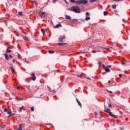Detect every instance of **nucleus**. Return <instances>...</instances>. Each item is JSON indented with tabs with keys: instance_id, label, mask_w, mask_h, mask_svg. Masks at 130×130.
<instances>
[{
	"instance_id": "f257e3e1",
	"label": "nucleus",
	"mask_w": 130,
	"mask_h": 130,
	"mask_svg": "<svg viewBox=\"0 0 130 130\" xmlns=\"http://www.w3.org/2000/svg\"><path fill=\"white\" fill-rule=\"evenodd\" d=\"M72 4H76V5H87L88 4V1L87 0H80L79 1H75V0H69Z\"/></svg>"
},
{
	"instance_id": "f03ea898",
	"label": "nucleus",
	"mask_w": 130,
	"mask_h": 130,
	"mask_svg": "<svg viewBox=\"0 0 130 130\" xmlns=\"http://www.w3.org/2000/svg\"><path fill=\"white\" fill-rule=\"evenodd\" d=\"M67 11H72L75 13H81V8L79 6H74L67 9Z\"/></svg>"
},
{
	"instance_id": "7ed1b4c3",
	"label": "nucleus",
	"mask_w": 130,
	"mask_h": 130,
	"mask_svg": "<svg viewBox=\"0 0 130 130\" xmlns=\"http://www.w3.org/2000/svg\"><path fill=\"white\" fill-rule=\"evenodd\" d=\"M104 111L105 112H107V113H109V115H110V116H112V117H114V118H117V116L115 115L112 114V112L110 111L109 109H105Z\"/></svg>"
},
{
	"instance_id": "20e7f679",
	"label": "nucleus",
	"mask_w": 130,
	"mask_h": 130,
	"mask_svg": "<svg viewBox=\"0 0 130 130\" xmlns=\"http://www.w3.org/2000/svg\"><path fill=\"white\" fill-rule=\"evenodd\" d=\"M39 16H40V17L41 18H42L43 19H44V18H45L46 15L45 14V12H42V11H40L39 12Z\"/></svg>"
},
{
	"instance_id": "39448f33",
	"label": "nucleus",
	"mask_w": 130,
	"mask_h": 130,
	"mask_svg": "<svg viewBox=\"0 0 130 130\" xmlns=\"http://www.w3.org/2000/svg\"><path fill=\"white\" fill-rule=\"evenodd\" d=\"M63 39H66V36L62 37L61 36H60L59 37V42H63Z\"/></svg>"
},
{
	"instance_id": "423d86ee",
	"label": "nucleus",
	"mask_w": 130,
	"mask_h": 130,
	"mask_svg": "<svg viewBox=\"0 0 130 130\" xmlns=\"http://www.w3.org/2000/svg\"><path fill=\"white\" fill-rule=\"evenodd\" d=\"M58 45L59 46H63L64 45H67V43H58Z\"/></svg>"
},
{
	"instance_id": "0eeeda50",
	"label": "nucleus",
	"mask_w": 130,
	"mask_h": 130,
	"mask_svg": "<svg viewBox=\"0 0 130 130\" xmlns=\"http://www.w3.org/2000/svg\"><path fill=\"white\" fill-rule=\"evenodd\" d=\"M60 27H61V24H60V23H59L58 24H56L55 26H54V28L57 29V28H59Z\"/></svg>"
},
{
	"instance_id": "6e6552de",
	"label": "nucleus",
	"mask_w": 130,
	"mask_h": 130,
	"mask_svg": "<svg viewBox=\"0 0 130 130\" xmlns=\"http://www.w3.org/2000/svg\"><path fill=\"white\" fill-rule=\"evenodd\" d=\"M32 80V81H35L36 80V76H35V74L34 73L31 74Z\"/></svg>"
},
{
	"instance_id": "1a4fd4ad",
	"label": "nucleus",
	"mask_w": 130,
	"mask_h": 130,
	"mask_svg": "<svg viewBox=\"0 0 130 130\" xmlns=\"http://www.w3.org/2000/svg\"><path fill=\"white\" fill-rule=\"evenodd\" d=\"M23 40L24 41H27V42H29V39H28V37H23Z\"/></svg>"
},
{
	"instance_id": "9d476101",
	"label": "nucleus",
	"mask_w": 130,
	"mask_h": 130,
	"mask_svg": "<svg viewBox=\"0 0 130 130\" xmlns=\"http://www.w3.org/2000/svg\"><path fill=\"white\" fill-rule=\"evenodd\" d=\"M5 57L6 60H9V59H10V58H9V55H8V54H7V53H5Z\"/></svg>"
},
{
	"instance_id": "9b49d317",
	"label": "nucleus",
	"mask_w": 130,
	"mask_h": 130,
	"mask_svg": "<svg viewBox=\"0 0 130 130\" xmlns=\"http://www.w3.org/2000/svg\"><path fill=\"white\" fill-rule=\"evenodd\" d=\"M105 71L106 72V73H110V70L107 68V67H105Z\"/></svg>"
},
{
	"instance_id": "f8f14e48",
	"label": "nucleus",
	"mask_w": 130,
	"mask_h": 130,
	"mask_svg": "<svg viewBox=\"0 0 130 130\" xmlns=\"http://www.w3.org/2000/svg\"><path fill=\"white\" fill-rule=\"evenodd\" d=\"M76 101H77L78 105L79 106H80V107H82V104H81V102H80V101H79V100H78V99H76Z\"/></svg>"
},
{
	"instance_id": "ddd939ff",
	"label": "nucleus",
	"mask_w": 130,
	"mask_h": 130,
	"mask_svg": "<svg viewBox=\"0 0 130 130\" xmlns=\"http://www.w3.org/2000/svg\"><path fill=\"white\" fill-rule=\"evenodd\" d=\"M49 92H51V93H55V90H51V88L49 87Z\"/></svg>"
},
{
	"instance_id": "4468645a",
	"label": "nucleus",
	"mask_w": 130,
	"mask_h": 130,
	"mask_svg": "<svg viewBox=\"0 0 130 130\" xmlns=\"http://www.w3.org/2000/svg\"><path fill=\"white\" fill-rule=\"evenodd\" d=\"M10 47H8V48H7V52L8 53H11V52H12V50H9V49H10Z\"/></svg>"
},
{
	"instance_id": "2eb2a0df",
	"label": "nucleus",
	"mask_w": 130,
	"mask_h": 130,
	"mask_svg": "<svg viewBox=\"0 0 130 130\" xmlns=\"http://www.w3.org/2000/svg\"><path fill=\"white\" fill-rule=\"evenodd\" d=\"M66 19H67L68 20H71V16L69 15H66Z\"/></svg>"
},
{
	"instance_id": "dca6fc26",
	"label": "nucleus",
	"mask_w": 130,
	"mask_h": 130,
	"mask_svg": "<svg viewBox=\"0 0 130 130\" xmlns=\"http://www.w3.org/2000/svg\"><path fill=\"white\" fill-rule=\"evenodd\" d=\"M10 69L12 73H15V69H14V68L13 67V66L10 67Z\"/></svg>"
},
{
	"instance_id": "f3484780",
	"label": "nucleus",
	"mask_w": 130,
	"mask_h": 130,
	"mask_svg": "<svg viewBox=\"0 0 130 130\" xmlns=\"http://www.w3.org/2000/svg\"><path fill=\"white\" fill-rule=\"evenodd\" d=\"M25 108V107H24V106L20 107V108L19 109V112H22V109H23V108Z\"/></svg>"
},
{
	"instance_id": "a211bd4d",
	"label": "nucleus",
	"mask_w": 130,
	"mask_h": 130,
	"mask_svg": "<svg viewBox=\"0 0 130 130\" xmlns=\"http://www.w3.org/2000/svg\"><path fill=\"white\" fill-rule=\"evenodd\" d=\"M104 16H107V15H108V12L104 11Z\"/></svg>"
},
{
	"instance_id": "6ab92c4d",
	"label": "nucleus",
	"mask_w": 130,
	"mask_h": 130,
	"mask_svg": "<svg viewBox=\"0 0 130 130\" xmlns=\"http://www.w3.org/2000/svg\"><path fill=\"white\" fill-rule=\"evenodd\" d=\"M34 88L35 89V90L36 91H37V90H38V89H39V87H38L35 86H34Z\"/></svg>"
},
{
	"instance_id": "aec40b11",
	"label": "nucleus",
	"mask_w": 130,
	"mask_h": 130,
	"mask_svg": "<svg viewBox=\"0 0 130 130\" xmlns=\"http://www.w3.org/2000/svg\"><path fill=\"white\" fill-rule=\"evenodd\" d=\"M78 21H79V22H85V19H79Z\"/></svg>"
},
{
	"instance_id": "412c9836",
	"label": "nucleus",
	"mask_w": 130,
	"mask_h": 130,
	"mask_svg": "<svg viewBox=\"0 0 130 130\" xmlns=\"http://www.w3.org/2000/svg\"><path fill=\"white\" fill-rule=\"evenodd\" d=\"M7 114H9V115H10L11 114H14V113H12V111H9L7 112Z\"/></svg>"
},
{
	"instance_id": "4be33fe9",
	"label": "nucleus",
	"mask_w": 130,
	"mask_h": 130,
	"mask_svg": "<svg viewBox=\"0 0 130 130\" xmlns=\"http://www.w3.org/2000/svg\"><path fill=\"white\" fill-rule=\"evenodd\" d=\"M112 8H113V9H116V5H112Z\"/></svg>"
},
{
	"instance_id": "5701e85b",
	"label": "nucleus",
	"mask_w": 130,
	"mask_h": 130,
	"mask_svg": "<svg viewBox=\"0 0 130 130\" xmlns=\"http://www.w3.org/2000/svg\"><path fill=\"white\" fill-rule=\"evenodd\" d=\"M23 125V124H20L19 125V129H22V126Z\"/></svg>"
},
{
	"instance_id": "b1692460",
	"label": "nucleus",
	"mask_w": 130,
	"mask_h": 130,
	"mask_svg": "<svg viewBox=\"0 0 130 130\" xmlns=\"http://www.w3.org/2000/svg\"><path fill=\"white\" fill-rule=\"evenodd\" d=\"M85 20L86 21H89V20H90V17L87 16L85 18Z\"/></svg>"
},
{
	"instance_id": "393cba45",
	"label": "nucleus",
	"mask_w": 130,
	"mask_h": 130,
	"mask_svg": "<svg viewBox=\"0 0 130 130\" xmlns=\"http://www.w3.org/2000/svg\"><path fill=\"white\" fill-rule=\"evenodd\" d=\"M48 52H49V53H51L52 54L54 53V51H51V50L48 51Z\"/></svg>"
},
{
	"instance_id": "a878e982",
	"label": "nucleus",
	"mask_w": 130,
	"mask_h": 130,
	"mask_svg": "<svg viewBox=\"0 0 130 130\" xmlns=\"http://www.w3.org/2000/svg\"><path fill=\"white\" fill-rule=\"evenodd\" d=\"M18 15H19V16H23V12H19L18 13Z\"/></svg>"
},
{
	"instance_id": "bb28decb",
	"label": "nucleus",
	"mask_w": 130,
	"mask_h": 130,
	"mask_svg": "<svg viewBox=\"0 0 130 130\" xmlns=\"http://www.w3.org/2000/svg\"><path fill=\"white\" fill-rule=\"evenodd\" d=\"M6 126V125H1V127L0 128L2 129V128H4V127H5Z\"/></svg>"
},
{
	"instance_id": "cd10ccee",
	"label": "nucleus",
	"mask_w": 130,
	"mask_h": 130,
	"mask_svg": "<svg viewBox=\"0 0 130 130\" xmlns=\"http://www.w3.org/2000/svg\"><path fill=\"white\" fill-rule=\"evenodd\" d=\"M94 115H95V118H97V116L98 115V113H94Z\"/></svg>"
},
{
	"instance_id": "c85d7f7f",
	"label": "nucleus",
	"mask_w": 130,
	"mask_h": 130,
	"mask_svg": "<svg viewBox=\"0 0 130 130\" xmlns=\"http://www.w3.org/2000/svg\"><path fill=\"white\" fill-rule=\"evenodd\" d=\"M97 0H89L90 3H94V2H96Z\"/></svg>"
},
{
	"instance_id": "c756f323",
	"label": "nucleus",
	"mask_w": 130,
	"mask_h": 130,
	"mask_svg": "<svg viewBox=\"0 0 130 130\" xmlns=\"http://www.w3.org/2000/svg\"><path fill=\"white\" fill-rule=\"evenodd\" d=\"M73 21H77V22H78L79 23H81V22H80V21L78 20V19H73Z\"/></svg>"
},
{
	"instance_id": "7c9ffc66",
	"label": "nucleus",
	"mask_w": 130,
	"mask_h": 130,
	"mask_svg": "<svg viewBox=\"0 0 130 130\" xmlns=\"http://www.w3.org/2000/svg\"><path fill=\"white\" fill-rule=\"evenodd\" d=\"M41 32H42V33H44V32H45V29H41Z\"/></svg>"
},
{
	"instance_id": "2f4dec72",
	"label": "nucleus",
	"mask_w": 130,
	"mask_h": 130,
	"mask_svg": "<svg viewBox=\"0 0 130 130\" xmlns=\"http://www.w3.org/2000/svg\"><path fill=\"white\" fill-rule=\"evenodd\" d=\"M12 115H15V114H12L11 115H9V116H8V118H9V117H11V116H12Z\"/></svg>"
},
{
	"instance_id": "473e14b6",
	"label": "nucleus",
	"mask_w": 130,
	"mask_h": 130,
	"mask_svg": "<svg viewBox=\"0 0 130 130\" xmlns=\"http://www.w3.org/2000/svg\"><path fill=\"white\" fill-rule=\"evenodd\" d=\"M9 44H10V42H7V43H5V44H4V45L9 46Z\"/></svg>"
},
{
	"instance_id": "72a5a7b5",
	"label": "nucleus",
	"mask_w": 130,
	"mask_h": 130,
	"mask_svg": "<svg viewBox=\"0 0 130 130\" xmlns=\"http://www.w3.org/2000/svg\"><path fill=\"white\" fill-rule=\"evenodd\" d=\"M30 110H31V111H34V107H32L30 108Z\"/></svg>"
},
{
	"instance_id": "f704fd0d",
	"label": "nucleus",
	"mask_w": 130,
	"mask_h": 130,
	"mask_svg": "<svg viewBox=\"0 0 130 130\" xmlns=\"http://www.w3.org/2000/svg\"><path fill=\"white\" fill-rule=\"evenodd\" d=\"M108 107H109L110 108H111V107H112V106L111 105V104H109V105H108Z\"/></svg>"
},
{
	"instance_id": "c9c22d12",
	"label": "nucleus",
	"mask_w": 130,
	"mask_h": 130,
	"mask_svg": "<svg viewBox=\"0 0 130 130\" xmlns=\"http://www.w3.org/2000/svg\"><path fill=\"white\" fill-rule=\"evenodd\" d=\"M90 15V13H89V12H87L86 13V16H89Z\"/></svg>"
},
{
	"instance_id": "e433bc0d",
	"label": "nucleus",
	"mask_w": 130,
	"mask_h": 130,
	"mask_svg": "<svg viewBox=\"0 0 130 130\" xmlns=\"http://www.w3.org/2000/svg\"><path fill=\"white\" fill-rule=\"evenodd\" d=\"M98 64H99L100 66H101V64H102V63L101 62H99Z\"/></svg>"
},
{
	"instance_id": "4c0bfd02",
	"label": "nucleus",
	"mask_w": 130,
	"mask_h": 130,
	"mask_svg": "<svg viewBox=\"0 0 130 130\" xmlns=\"http://www.w3.org/2000/svg\"><path fill=\"white\" fill-rule=\"evenodd\" d=\"M4 112H8V110L7 109H4Z\"/></svg>"
},
{
	"instance_id": "58836bf2",
	"label": "nucleus",
	"mask_w": 130,
	"mask_h": 130,
	"mask_svg": "<svg viewBox=\"0 0 130 130\" xmlns=\"http://www.w3.org/2000/svg\"><path fill=\"white\" fill-rule=\"evenodd\" d=\"M92 53H96V51L92 50Z\"/></svg>"
},
{
	"instance_id": "ea45409f",
	"label": "nucleus",
	"mask_w": 130,
	"mask_h": 130,
	"mask_svg": "<svg viewBox=\"0 0 130 130\" xmlns=\"http://www.w3.org/2000/svg\"><path fill=\"white\" fill-rule=\"evenodd\" d=\"M107 91H108V92H109V93H110L111 94H112V91H109L108 90H107Z\"/></svg>"
},
{
	"instance_id": "a19ab883",
	"label": "nucleus",
	"mask_w": 130,
	"mask_h": 130,
	"mask_svg": "<svg viewBox=\"0 0 130 130\" xmlns=\"http://www.w3.org/2000/svg\"><path fill=\"white\" fill-rule=\"evenodd\" d=\"M9 57H10V58H13V56H12V55H10Z\"/></svg>"
},
{
	"instance_id": "79ce46f5",
	"label": "nucleus",
	"mask_w": 130,
	"mask_h": 130,
	"mask_svg": "<svg viewBox=\"0 0 130 130\" xmlns=\"http://www.w3.org/2000/svg\"><path fill=\"white\" fill-rule=\"evenodd\" d=\"M12 61H13V62H15V61H16V59H13L12 60Z\"/></svg>"
},
{
	"instance_id": "37998d69",
	"label": "nucleus",
	"mask_w": 130,
	"mask_h": 130,
	"mask_svg": "<svg viewBox=\"0 0 130 130\" xmlns=\"http://www.w3.org/2000/svg\"><path fill=\"white\" fill-rule=\"evenodd\" d=\"M113 2H119V0H113Z\"/></svg>"
},
{
	"instance_id": "c03bdc74",
	"label": "nucleus",
	"mask_w": 130,
	"mask_h": 130,
	"mask_svg": "<svg viewBox=\"0 0 130 130\" xmlns=\"http://www.w3.org/2000/svg\"><path fill=\"white\" fill-rule=\"evenodd\" d=\"M119 77H120V78H121V77H122V75L119 74Z\"/></svg>"
},
{
	"instance_id": "a18cd8bd",
	"label": "nucleus",
	"mask_w": 130,
	"mask_h": 130,
	"mask_svg": "<svg viewBox=\"0 0 130 130\" xmlns=\"http://www.w3.org/2000/svg\"><path fill=\"white\" fill-rule=\"evenodd\" d=\"M78 78H82V75H78Z\"/></svg>"
},
{
	"instance_id": "49530a36",
	"label": "nucleus",
	"mask_w": 130,
	"mask_h": 130,
	"mask_svg": "<svg viewBox=\"0 0 130 130\" xmlns=\"http://www.w3.org/2000/svg\"><path fill=\"white\" fill-rule=\"evenodd\" d=\"M26 63H30V62H29L28 61L25 60Z\"/></svg>"
},
{
	"instance_id": "de8ad7c7",
	"label": "nucleus",
	"mask_w": 130,
	"mask_h": 130,
	"mask_svg": "<svg viewBox=\"0 0 130 130\" xmlns=\"http://www.w3.org/2000/svg\"><path fill=\"white\" fill-rule=\"evenodd\" d=\"M87 79L89 80L90 81H91V78H90V77H87Z\"/></svg>"
},
{
	"instance_id": "09e8293b",
	"label": "nucleus",
	"mask_w": 130,
	"mask_h": 130,
	"mask_svg": "<svg viewBox=\"0 0 130 130\" xmlns=\"http://www.w3.org/2000/svg\"><path fill=\"white\" fill-rule=\"evenodd\" d=\"M110 67H111L110 65H109L108 66L106 67V68H110Z\"/></svg>"
},
{
	"instance_id": "8fccbe9b",
	"label": "nucleus",
	"mask_w": 130,
	"mask_h": 130,
	"mask_svg": "<svg viewBox=\"0 0 130 130\" xmlns=\"http://www.w3.org/2000/svg\"><path fill=\"white\" fill-rule=\"evenodd\" d=\"M20 100H23V98H20V99L18 100V101H20Z\"/></svg>"
},
{
	"instance_id": "3c124183",
	"label": "nucleus",
	"mask_w": 130,
	"mask_h": 130,
	"mask_svg": "<svg viewBox=\"0 0 130 130\" xmlns=\"http://www.w3.org/2000/svg\"><path fill=\"white\" fill-rule=\"evenodd\" d=\"M108 83H109V84H110V83H111V81L109 80V81H108Z\"/></svg>"
},
{
	"instance_id": "603ef678",
	"label": "nucleus",
	"mask_w": 130,
	"mask_h": 130,
	"mask_svg": "<svg viewBox=\"0 0 130 130\" xmlns=\"http://www.w3.org/2000/svg\"><path fill=\"white\" fill-rule=\"evenodd\" d=\"M64 2L66 3V4H67V2L66 0H64Z\"/></svg>"
},
{
	"instance_id": "864d4df0",
	"label": "nucleus",
	"mask_w": 130,
	"mask_h": 130,
	"mask_svg": "<svg viewBox=\"0 0 130 130\" xmlns=\"http://www.w3.org/2000/svg\"><path fill=\"white\" fill-rule=\"evenodd\" d=\"M64 2L66 3V4H67V2L66 0H64Z\"/></svg>"
},
{
	"instance_id": "5fc2aeb1",
	"label": "nucleus",
	"mask_w": 130,
	"mask_h": 130,
	"mask_svg": "<svg viewBox=\"0 0 130 130\" xmlns=\"http://www.w3.org/2000/svg\"><path fill=\"white\" fill-rule=\"evenodd\" d=\"M64 2L66 3V4H67V2L66 0H64Z\"/></svg>"
},
{
	"instance_id": "6e6d98bb",
	"label": "nucleus",
	"mask_w": 130,
	"mask_h": 130,
	"mask_svg": "<svg viewBox=\"0 0 130 130\" xmlns=\"http://www.w3.org/2000/svg\"><path fill=\"white\" fill-rule=\"evenodd\" d=\"M103 67H104V68H105V65H104V64H103Z\"/></svg>"
},
{
	"instance_id": "4d7b16f0",
	"label": "nucleus",
	"mask_w": 130,
	"mask_h": 130,
	"mask_svg": "<svg viewBox=\"0 0 130 130\" xmlns=\"http://www.w3.org/2000/svg\"><path fill=\"white\" fill-rule=\"evenodd\" d=\"M17 89H18V90H20V87H17Z\"/></svg>"
},
{
	"instance_id": "13d9d810",
	"label": "nucleus",
	"mask_w": 130,
	"mask_h": 130,
	"mask_svg": "<svg viewBox=\"0 0 130 130\" xmlns=\"http://www.w3.org/2000/svg\"><path fill=\"white\" fill-rule=\"evenodd\" d=\"M55 2H58V0H54Z\"/></svg>"
},
{
	"instance_id": "bf43d9fd",
	"label": "nucleus",
	"mask_w": 130,
	"mask_h": 130,
	"mask_svg": "<svg viewBox=\"0 0 130 130\" xmlns=\"http://www.w3.org/2000/svg\"><path fill=\"white\" fill-rule=\"evenodd\" d=\"M122 1H123V0H119V2H122Z\"/></svg>"
},
{
	"instance_id": "052dcab7",
	"label": "nucleus",
	"mask_w": 130,
	"mask_h": 130,
	"mask_svg": "<svg viewBox=\"0 0 130 130\" xmlns=\"http://www.w3.org/2000/svg\"><path fill=\"white\" fill-rule=\"evenodd\" d=\"M97 51H98V52H100L99 50H98Z\"/></svg>"
},
{
	"instance_id": "680f3d73",
	"label": "nucleus",
	"mask_w": 130,
	"mask_h": 130,
	"mask_svg": "<svg viewBox=\"0 0 130 130\" xmlns=\"http://www.w3.org/2000/svg\"><path fill=\"white\" fill-rule=\"evenodd\" d=\"M18 56H20V54H18Z\"/></svg>"
},
{
	"instance_id": "e2e57ef3",
	"label": "nucleus",
	"mask_w": 130,
	"mask_h": 130,
	"mask_svg": "<svg viewBox=\"0 0 130 130\" xmlns=\"http://www.w3.org/2000/svg\"><path fill=\"white\" fill-rule=\"evenodd\" d=\"M18 130H22V129H18Z\"/></svg>"
},
{
	"instance_id": "0e129e2a",
	"label": "nucleus",
	"mask_w": 130,
	"mask_h": 130,
	"mask_svg": "<svg viewBox=\"0 0 130 130\" xmlns=\"http://www.w3.org/2000/svg\"><path fill=\"white\" fill-rule=\"evenodd\" d=\"M122 64H123V62H122Z\"/></svg>"
},
{
	"instance_id": "69168bd1",
	"label": "nucleus",
	"mask_w": 130,
	"mask_h": 130,
	"mask_svg": "<svg viewBox=\"0 0 130 130\" xmlns=\"http://www.w3.org/2000/svg\"><path fill=\"white\" fill-rule=\"evenodd\" d=\"M10 99H12L11 98H10Z\"/></svg>"
},
{
	"instance_id": "338daca9",
	"label": "nucleus",
	"mask_w": 130,
	"mask_h": 130,
	"mask_svg": "<svg viewBox=\"0 0 130 130\" xmlns=\"http://www.w3.org/2000/svg\"><path fill=\"white\" fill-rule=\"evenodd\" d=\"M0 127H1V125H0Z\"/></svg>"
}]
</instances>
